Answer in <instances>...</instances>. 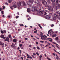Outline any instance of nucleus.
Wrapping results in <instances>:
<instances>
[{"instance_id":"49530a36","label":"nucleus","mask_w":60,"mask_h":60,"mask_svg":"<svg viewBox=\"0 0 60 60\" xmlns=\"http://www.w3.org/2000/svg\"><path fill=\"white\" fill-rule=\"evenodd\" d=\"M47 44L48 45H50V43H49V42H47Z\"/></svg>"},{"instance_id":"c756f323","label":"nucleus","mask_w":60,"mask_h":60,"mask_svg":"<svg viewBox=\"0 0 60 60\" xmlns=\"http://www.w3.org/2000/svg\"><path fill=\"white\" fill-rule=\"evenodd\" d=\"M8 37L9 38H11V35H9Z\"/></svg>"},{"instance_id":"bf43d9fd","label":"nucleus","mask_w":60,"mask_h":60,"mask_svg":"<svg viewBox=\"0 0 60 60\" xmlns=\"http://www.w3.org/2000/svg\"><path fill=\"white\" fill-rule=\"evenodd\" d=\"M56 47L58 48V49H60V48H59V47H58V46H56Z\"/></svg>"},{"instance_id":"052dcab7","label":"nucleus","mask_w":60,"mask_h":60,"mask_svg":"<svg viewBox=\"0 0 60 60\" xmlns=\"http://www.w3.org/2000/svg\"><path fill=\"white\" fill-rule=\"evenodd\" d=\"M36 49V47H33V49Z\"/></svg>"},{"instance_id":"37998d69","label":"nucleus","mask_w":60,"mask_h":60,"mask_svg":"<svg viewBox=\"0 0 60 60\" xmlns=\"http://www.w3.org/2000/svg\"><path fill=\"white\" fill-rule=\"evenodd\" d=\"M37 48L38 49H40V47H39L38 46H37Z\"/></svg>"},{"instance_id":"a878e982","label":"nucleus","mask_w":60,"mask_h":60,"mask_svg":"<svg viewBox=\"0 0 60 60\" xmlns=\"http://www.w3.org/2000/svg\"><path fill=\"white\" fill-rule=\"evenodd\" d=\"M54 50L55 51V52H56V53H58V54L59 55H60V53L59 52H58L56 51V50L55 49Z\"/></svg>"},{"instance_id":"603ef678","label":"nucleus","mask_w":60,"mask_h":60,"mask_svg":"<svg viewBox=\"0 0 60 60\" xmlns=\"http://www.w3.org/2000/svg\"><path fill=\"white\" fill-rule=\"evenodd\" d=\"M42 55H40L39 56V57L40 58H42Z\"/></svg>"},{"instance_id":"1a4fd4ad","label":"nucleus","mask_w":60,"mask_h":60,"mask_svg":"<svg viewBox=\"0 0 60 60\" xmlns=\"http://www.w3.org/2000/svg\"><path fill=\"white\" fill-rule=\"evenodd\" d=\"M45 36V35H43V36H41V39L42 40H47V38H45V37H43Z\"/></svg>"},{"instance_id":"de8ad7c7","label":"nucleus","mask_w":60,"mask_h":60,"mask_svg":"<svg viewBox=\"0 0 60 60\" xmlns=\"http://www.w3.org/2000/svg\"><path fill=\"white\" fill-rule=\"evenodd\" d=\"M37 31H38V30H36V31H34V33H37Z\"/></svg>"},{"instance_id":"6e6d98bb","label":"nucleus","mask_w":60,"mask_h":60,"mask_svg":"<svg viewBox=\"0 0 60 60\" xmlns=\"http://www.w3.org/2000/svg\"><path fill=\"white\" fill-rule=\"evenodd\" d=\"M19 17V16H17L16 17V19H18V18Z\"/></svg>"},{"instance_id":"0eeeda50","label":"nucleus","mask_w":60,"mask_h":60,"mask_svg":"<svg viewBox=\"0 0 60 60\" xmlns=\"http://www.w3.org/2000/svg\"><path fill=\"white\" fill-rule=\"evenodd\" d=\"M54 17L56 18H58L59 19V18H60V15H57L56 14H54Z\"/></svg>"},{"instance_id":"864d4df0","label":"nucleus","mask_w":60,"mask_h":60,"mask_svg":"<svg viewBox=\"0 0 60 60\" xmlns=\"http://www.w3.org/2000/svg\"><path fill=\"white\" fill-rule=\"evenodd\" d=\"M33 55H34V56H36V54L35 53H33Z\"/></svg>"},{"instance_id":"f3484780","label":"nucleus","mask_w":60,"mask_h":60,"mask_svg":"<svg viewBox=\"0 0 60 60\" xmlns=\"http://www.w3.org/2000/svg\"><path fill=\"white\" fill-rule=\"evenodd\" d=\"M17 7H18V6H17V4H16V3L14 4L13 5V7H14V8H17Z\"/></svg>"},{"instance_id":"2f4dec72","label":"nucleus","mask_w":60,"mask_h":60,"mask_svg":"<svg viewBox=\"0 0 60 60\" xmlns=\"http://www.w3.org/2000/svg\"><path fill=\"white\" fill-rule=\"evenodd\" d=\"M9 3H11V2H12V0H9L8 1Z\"/></svg>"},{"instance_id":"774afa93","label":"nucleus","mask_w":60,"mask_h":60,"mask_svg":"<svg viewBox=\"0 0 60 60\" xmlns=\"http://www.w3.org/2000/svg\"><path fill=\"white\" fill-rule=\"evenodd\" d=\"M31 46H32V45H29V47H31Z\"/></svg>"},{"instance_id":"9b49d317","label":"nucleus","mask_w":60,"mask_h":60,"mask_svg":"<svg viewBox=\"0 0 60 60\" xmlns=\"http://www.w3.org/2000/svg\"><path fill=\"white\" fill-rule=\"evenodd\" d=\"M51 2H52V4L54 5H56V3L55 2V0H51Z\"/></svg>"},{"instance_id":"e433bc0d","label":"nucleus","mask_w":60,"mask_h":60,"mask_svg":"<svg viewBox=\"0 0 60 60\" xmlns=\"http://www.w3.org/2000/svg\"><path fill=\"white\" fill-rule=\"evenodd\" d=\"M57 41L58 43H60V40H57Z\"/></svg>"},{"instance_id":"5701e85b","label":"nucleus","mask_w":60,"mask_h":60,"mask_svg":"<svg viewBox=\"0 0 60 60\" xmlns=\"http://www.w3.org/2000/svg\"><path fill=\"white\" fill-rule=\"evenodd\" d=\"M29 1L30 2L31 4H33V3L34 2V1L33 0H29Z\"/></svg>"},{"instance_id":"f257e3e1","label":"nucleus","mask_w":60,"mask_h":60,"mask_svg":"<svg viewBox=\"0 0 60 60\" xmlns=\"http://www.w3.org/2000/svg\"><path fill=\"white\" fill-rule=\"evenodd\" d=\"M29 8H28L27 9V12H29H29L30 13V12H31V11H32L33 10V9L35 11H39V10H40V9L39 8H37V7H35L34 6L32 7V6L30 5L29 6Z\"/></svg>"},{"instance_id":"20e7f679","label":"nucleus","mask_w":60,"mask_h":60,"mask_svg":"<svg viewBox=\"0 0 60 60\" xmlns=\"http://www.w3.org/2000/svg\"><path fill=\"white\" fill-rule=\"evenodd\" d=\"M22 6H23V7L25 8H26V6H27V4H25V3L24 1H22Z\"/></svg>"},{"instance_id":"72a5a7b5","label":"nucleus","mask_w":60,"mask_h":60,"mask_svg":"<svg viewBox=\"0 0 60 60\" xmlns=\"http://www.w3.org/2000/svg\"><path fill=\"white\" fill-rule=\"evenodd\" d=\"M20 26H24V25L23 24H20Z\"/></svg>"},{"instance_id":"8fccbe9b","label":"nucleus","mask_w":60,"mask_h":60,"mask_svg":"<svg viewBox=\"0 0 60 60\" xmlns=\"http://www.w3.org/2000/svg\"><path fill=\"white\" fill-rule=\"evenodd\" d=\"M22 46V44H20L19 45V47H21Z\"/></svg>"},{"instance_id":"412c9836","label":"nucleus","mask_w":60,"mask_h":60,"mask_svg":"<svg viewBox=\"0 0 60 60\" xmlns=\"http://www.w3.org/2000/svg\"><path fill=\"white\" fill-rule=\"evenodd\" d=\"M58 6L57 5H54L53 6V7L55 9H56Z\"/></svg>"},{"instance_id":"a211bd4d","label":"nucleus","mask_w":60,"mask_h":60,"mask_svg":"<svg viewBox=\"0 0 60 60\" xmlns=\"http://www.w3.org/2000/svg\"><path fill=\"white\" fill-rule=\"evenodd\" d=\"M38 6H39V7H40L41 6H42V4H41L40 3V2L38 4Z\"/></svg>"},{"instance_id":"ea45409f","label":"nucleus","mask_w":60,"mask_h":60,"mask_svg":"<svg viewBox=\"0 0 60 60\" xmlns=\"http://www.w3.org/2000/svg\"><path fill=\"white\" fill-rule=\"evenodd\" d=\"M52 46V47H53V48H55V46H54V45H53V44H50Z\"/></svg>"},{"instance_id":"79ce46f5","label":"nucleus","mask_w":60,"mask_h":60,"mask_svg":"<svg viewBox=\"0 0 60 60\" xmlns=\"http://www.w3.org/2000/svg\"><path fill=\"white\" fill-rule=\"evenodd\" d=\"M47 1L48 3H50V0H47Z\"/></svg>"},{"instance_id":"6ab92c4d","label":"nucleus","mask_w":60,"mask_h":60,"mask_svg":"<svg viewBox=\"0 0 60 60\" xmlns=\"http://www.w3.org/2000/svg\"><path fill=\"white\" fill-rule=\"evenodd\" d=\"M27 4L28 5H30V4H31V3H30V2L29 1H27Z\"/></svg>"},{"instance_id":"338daca9","label":"nucleus","mask_w":60,"mask_h":60,"mask_svg":"<svg viewBox=\"0 0 60 60\" xmlns=\"http://www.w3.org/2000/svg\"><path fill=\"white\" fill-rule=\"evenodd\" d=\"M4 8H5V6H4L3 7V9H4Z\"/></svg>"},{"instance_id":"ddd939ff","label":"nucleus","mask_w":60,"mask_h":60,"mask_svg":"<svg viewBox=\"0 0 60 60\" xmlns=\"http://www.w3.org/2000/svg\"><path fill=\"white\" fill-rule=\"evenodd\" d=\"M45 11L46 12H48L49 11V9L48 8H45Z\"/></svg>"},{"instance_id":"3c124183","label":"nucleus","mask_w":60,"mask_h":60,"mask_svg":"<svg viewBox=\"0 0 60 60\" xmlns=\"http://www.w3.org/2000/svg\"><path fill=\"white\" fill-rule=\"evenodd\" d=\"M52 43H53L54 44H56V45H58V44H57L56 43H55L54 42H52Z\"/></svg>"},{"instance_id":"393cba45","label":"nucleus","mask_w":60,"mask_h":60,"mask_svg":"<svg viewBox=\"0 0 60 60\" xmlns=\"http://www.w3.org/2000/svg\"><path fill=\"white\" fill-rule=\"evenodd\" d=\"M52 13V12H51V13L49 14V15H50V16H52L53 15V13Z\"/></svg>"},{"instance_id":"4be33fe9","label":"nucleus","mask_w":60,"mask_h":60,"mask_svg":"<svg viewBox=\"0 0 60 60\" xmlns=\"http://www.w3.org/2000/svg\"><path fill=\"white\" fill-rule=\"evenodd\" d=\"M54 34V32L53 31H51L50 32V34L51 36L52 34Z\"/></svg>"},{"instance_id":"c85d7f7f","label":"nucleus","mask_w":60,"mask_h":60,"mask_svg":"<svg viewBox=\"0 0 60 60\" xmlns=\"http://www.w3.org/2000/svg\"><path fill=\"white\" fill-rule=\"evenodd\" d=\"M13 42H17V41H16V40L15 39H14L13 40Z\"/></svg>"},{"instance_id":"39448f33","label":"nucleus","mask_w":60,"mask_h":60,"mask_svg":"<svg viewBox=\"0 0 60 60\" xmlns=\"http://www.w3.org/2000/svg\"><path fill=\"white\" fill-rule=\"evenodd\" d=\"M56 12L58 14H59V15L60 16V9L59 8H58L56 10Z\"/></svg>"},{"instance_id":"bb28decb","label":"nucleus","mask_w":60,"mask_h":60,"mask_svg":"<svg viewBox=\"0 0 60 60\" xmlns=\"http://www.w3.org/2000/svg\"><path fill=\"white\" fill-rule=\"evenodd\" d=\"M13 6H10V8L11 9H12V10H13Z\"/></svg>"},{"instance_id":"cd10ccee","label":"nucleus","mask_w":60,"mask_h":60,"mask_svg":"<svg viewBox=\"0 0 60 60\" xmlns=\"http://www.w3.org/2000/svg\"><path fill=\"white\" fill-rule=\"evenodd\" d=\"M56 59L57 60H60V59L59 57H56Z\"/></svg>"},{"instance_id":"c9c22d12","label":"nucleus","mask_w":60,"mask_h":60,"mask_svg":"<svg viewBox=\"0 0 60 60\" xmlns=\"http://www.w3.org/2000/svg\"><path fill=\"white\" fill-rule=\"evenodd\" d=\"M54 26V25L53 24H52L51 25V27H53V26Z\"/></svg>"},{"instance_id":"e2e57ef3","label":"nucleus","mask_w":60,"mask_h":60,"mask_svg":"<svg viewBox=\"0 0 60 60\" xmlns=\"http://www.w3.org/2000/svg\"><path fill=\"white\" fill-rule=\"evenodd\" d=\"M53 54L54 55V56H56V54L54 53H53Z\"/></svg>"},{"instance_id":"2eb2a0df","label":"nucleus","mask_w":60,"mask_h":60,"mask_svg":"<svg viewBox=\"0 0 60 60\" xmlns=\"http://www.w3.org/2000/svg\"><path fill=\"white\" fill-rule=\"evenodd\" d=\"M4 43H3V44L0 41V45H1V46H2V48H3V47H4Z\"/></svg>"},{"instance_id":"7ed1b4c3","label":"nucleus","mask_w":60,"mask_h":60,"mask_svg":"<svg viewBox=\"0 0 60 60\" xmlns=\"http://www.w3.org/2000/svg\"><path fill=\"white\" fill-rule=\"evenodd\" d=\"M49 11L50 12L54 13V11H53V8L51 6H50L49 7Z\"/></svg>"},{"instance_id":"58836bf2","label":"nucleus","mask_w":60,"mask_h":60,"mask_svg":"<svg viewBox=\"0 0 60 60\" xmlns=\"http://www.w3.org/2000/svg\"><path fill=\"white\" fill-rule=\"evenodd\" d=\"M3 32L5 34L6 33V31L5 30H3Z\"/></svg>"},{"instance_id":"0e129e2a","label":"nucleus","mask_w":60,"mask_h":60,"mask_svg":"<svg viewBox=\"0 0 60 60\" xmlns=\"http://www.w3.org/2000/svg\"><path fill=\"white\" fill-rule=\"evenodd\" d=\"M40 35H41L42 36H43V34H40Z\"/></svg>"},{"instance_id":"4d7b16f0","label":"nucleus","mask_w":60,"mask_h":60,"mask_svg":"<svg viewBox=\"0 0 60 60\" xmlns=\"http://www.w3.org/2000/svg\"><path fill=\"white\" fill-rule=\"evenodd\" d=\"M36 54L37 55H38V56H39V53L38 52H37Z\"/></svg>"},{"instance_id":"5fc2aeb1","label":"nucleus","mask_w":60,"mask_h":60,"mask_svg":"<svg viewBox=\"0 0 60 60\" xmlns=\"http://www.w3.org/2000/svg\"><path fill=\"white\" fill-rule=\"evenodd\" d=\"M1 13L2 14H3H3H4V11H1Z\"/></svg>"},{"instance_id":"f8f14e48","label":"nucleus","mask_w":60,"mask_h":60,"mask_svg":"<svg viewBox=\"0 0 60 60\" xmlns=\"http://www.w3.org/2000/svg\"><path fill=\"white\" fill-rule=\"evenodd\" d=\"M43 0H42V4H44L45 5H46V4H47V2L46 1H43Z\"/></svg>"},{"instance_id":"13d9d810","label":"nucleus","mask_w":60,"mask_h":60,"mask_svg":"<svg viewBox=\"0 0 60 60\" xmlns=\"http://www.w3.org/2000/svg\"><path fill=\"white\" fill-rule=\"evenodd\" d=\"M36 43L37 45H38V42L37 41L36 42Z\"/></svg>"},{"instance_id":"473e14b6","label":"nucleus","mask_w":60,"mask_h":60,"mask_svg":"<svg viewBox=\"0 0 60 60\" xmlns=\"http://www.w3.org/2000/svg\"><path fill=\"white\" fill-rule=\"evenodd\" d=\"M56 40V41H58V37H56L55 38Z\"/></svg>"},{"instance_id":"aec40b11","label":"nucleus","mask_w":60,"mask_h":60,"mask_svg":"<svg viewBox=\"0 0 60 60\" xmlns=\"http://www.w3.org/2000/svg\"><path fill=\"white\" fill-rule=\"evenodd\" d=\"M46 18V19H49L50 18V16H49V15H46L45 17Z\"/></svg>"},{"instance_id":"6e6552de","label":"nucleus","mask_w":60,"mask_h":60,"mask_svg":"<svg viewBox=\"0 0 60 60\" xmlns=\"http://www.w3.org/2000/svg\"><path fill=\"white\" fill-rule=\"evenodd\" d=\"M11 47L13 49H16V46H15V44L13 43L12 44Z\"/></svg>"},{"instance_id":"f03ea898","label":"nucleus","mask_w":60,"mask_h":60,"mask_svg":"<svg viewBox=\"0 0 60 60\" xmlns=\"http://www.w3.org/2000/svg\"><path fill=\"white\" fill-rule=\"evenodd\" d=\"M42 7H40V9L41 10V11H40L41 13L43 15H47V13L46 12H45V11H43L44 9Z\"/></svg>"},{"instance_id":"a18cd8bd","label":"nucleus","mask_w":60,"mask_h":60,"mask_svg":"<svg viewBox=\"0 0 60 60\" xmlns=\"http://www.w3.org/2000/svg\"><path fill=\"white\" fill-rule=\"evenodd\" d=\"M47 57V59H48V60H51V59H49V57Z\"/></svg>"},{"instance_id":"b1692460","label":"nucleus","mask_w":60,"mask_h":60,"mask_svg":"<svg viewBox=\"0 0 60 60\" xmlns=\"http://www.w3.org/2000/svg\"><path fill=\"white\" fill-rule=\"evenodd\" d=\"M56 34H54L52 35V37L53 38L55 37H56Z\"/></svg>"},{"instance_id":"a19ab883","label":"nucleus","mask_w":60,"mask_h":60,"mask_svg":"<svg viewBox=\"0 0 60 60\" xmlns=\"http://www.w3.org/2000/svg\"><path fill=\"white\" fill-rule=\"evenodd\" d=\"M31 56L32 57H33L34 58H35V57H34V55H31Z\"/></svg>"},{"instance_id":"69168bd1","label":"nucleus","mask_w":60,"mask_h":60,"mask_svg":"<svg viewBox=\"0 0 60 60\" xmlns=\"http://www.w3.org/2000/svg\"><path fill=\"white\" fill-rule=\"evenodd\" d=\"M3 18H5V16H4V15H3L2 16Z\"/></svg>"},{"instance_id":"680f3d73","label":"nucleus","mask_w":60,"mask_h":60,"mask_svg":"<svg viewBox=\"0 0 60 60\" xmlns=\"http://www.w3.org/2000/svg\"><path fill=\"white\" fill-rule=\"evenodd\" d=\"M2 9L1 8H0V11H2Z\"/></svg>"},{"instance_id":"7c9ffc66","label":"nucleus","mask_w":60,"mask_h":60,"mask_svg":"<svg viewBox=\"0 0 60 60\" xmlns=\"http://www.w3.org/2000/svg\"><path fill=\"white\" fill-rule=\"evenodd\" d=\"M56 18H57L54 17L53 20H56Z\"/></svg>"},{"instance_id":"dca6fc26","label":"nucleus","mask_w":60,"mask_h":60,"mask_svg":"<svg viewBox=\"0 0 60 60\" xmlns=\"http://www.w3.org/2000/svg\"><path fill=\"white\" fill-rule=\"evenodd\" d=\"M35 3L36 4H38L40 2H39V0H35Z\"/></svg>"},{"instance_id":"9d476101","label":"nucleus","mask_w":60,"mask_h":60,"mask_svg":"<svg viewBox=\"0 0 60 60\" xmlns=\"http://www.w3.org/2000/svg\"><path fill=\"white\" fill-rule=\"evenodd\" d=\"M0 37L2 39H5L6 38V37H4V35H1L0 36Z\"/></svg>"},{"instance_id":"4468645a","label":"nucleus","mask_w":60,"mask_h":60,"mask_svg":"<svg viewBox=\"0 0 60 60\" xmlns=\"http://www.w3.org/2000/svg\"><path fill=\"white\" fill-rule=\"evenodd\" d=\"M5 41H8V42H9V38L8 37H7L6 39L5 40Z\"/></svg>"},{"instance_id":"4c0bfd02","label":"nucleus","mask_w":60,"mask_h":60,"mask_svg":"<svg viewBox=\"0 0 60 60\" xmlns=\"http://www.w3.org/2000/svg\"><path fill=\"white\" fill-rule=\"evenodd\" d=\"M58 7V8H60V4H58V6H57Z\"/></svg>"},{"instance_id":"f704fd0d","label":"nucleus","mask_w":60,"mask_h":60,"mask_svg":"<svg viewBox=\"0 0 60 60\" xmlns=\"http://www.w3.org/2000/svg\"><path fill=\"white\" fill-rule=\"evenodd\" d=\"M38 26L40 28H42V27H41V26L40 24H38Z\"/></svg>"},{"instance_id":"c03bdc74","label":"nucleus","mask_w":60,"mask_h":60,"mask_svg":"<svg viewBox=\"0 0 60 60\" xmlns=\"http://www.w3.org/2000/svg\"><path fill=\"white\" fill-rule=\"evenodd\" d=\"M1 32L2 34H4V30L3 31L2 30H1Z\"/></svg>"},{"instance_id":"423d86ee","label":"nucleus","mask_w":60,"mask_h":60,"mask_svg":"<svg viewBox=\"0 0 60 60\" xmlns=\"http://www.w3.org/2000/svg\"><path fill=\"white\" fill-rule=\"evenodd\" d=\"M17 6H18V7H20V6H21V2L20 1H19L18 3L17 4Z\"/></svg>"},{"instance_id":"09e8293b","label":"nucleus","mask_w":60,"mask_h":60,"mask_svg":"<svg viewBox=\"0 0 60 60\" xmlns=\"http://www.w3.org/2000/svg\"><path fill=\"white\" fill-rule=\"evenodd\" d=\"M40 42H41V43H44V41H40Z\"/></svg>"}]
</instances>
